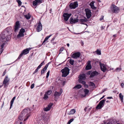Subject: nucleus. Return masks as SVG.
Instances as JSON below:
<instances>
[{
  "label": "nucleus",
  "instance_id": "f257e3e1",
  "mask_svg": "<svg viewBox=\"0 0 124 124\" xmlns=\"http://www.w3.org/2000/svg\"><path fill=\"white\" fill-rule=\"evenodd\" d=\"M6 31H5L2 33L0 36V55L3 52V49L6 42L9 40L11 39V35L12 34L11 30L10 29H7Z\"/></svg>",
  "mask_w": 124,
  "mask_h": 124
},
{
  "label": "nucleus",
  "instance_id": "f03ea898",
  "mask_svg": "<svg viewBox=\"0 0 124 124\" xmlns=\"http://www.w3.org/2000/svg\"><path fill=\"white\" fill-rule=\"evenodd\" d=\"M21 113L22 114L26 116V118H25L24 119V121H26L30 116L31 112L30 110L28 108H26L23 110Z\"/></svg>",
  "mask_w": 124,
  "mask_h": 124
},
{
  "label": "nucleus",
  "instance_id": "7ed1b4c3",
  "mask_svg": "<svg viewBox=\"0 0 124 124\" xmlns=\"http://www.w3.org/2000/svg\"><path fill=\"white\" fill-rule=\"evenodd\" d=\"M75 17H71L70 19V22L72 24H73L77 23L78 21V16H75Z\"/></svg>",
  "mask_w": 124,
  "mask_h": 124
},
{
  "label": "nucleus",
  "instance_id": "20e7f679",
  "mask_svg": "<svg viewBox=\"0 0 124 124\" xmlns=\"http://www.w3.org/2000/svg\"><path fill=\"white\" fill-rule=\"evenodd\" d=\"M69 69L67 67H65L64 69L62 70L61 71L62 74V76L65 77H66L69 74Z\"/></svg>",
  "mask_w": 124,
  "mask_h": 124
},
{
  "label": "nucleus",
  "instance_id": "39448f33",
  "mask_svg": "<svg viewBox=\"0 0 124 124\" xmlns=\"http://www.w3.org/2000/svg\"><path fill=\"white\" fill-rule=\"evenodd\" d=\"M31 49V48H29L24 50L19 55L18 59H20L23 55H25L28 54L29 53V50H30Z\"/></svg>",
  "mask_w": 124,
  "mask_h": 124
},
{
  "label": "nucleus",
  "instance_id": "423d86ee",
  "mask_svg": "<svg viewBox=\"0 0 124 124\" xmlns=\"http://www.w3.org/2000/svg\"><path fill=\"white\" fill-rule=\"evenodd\" d=\"M111 9L113 13H117L119 11V9L114 4L112 5L111 6Z\"/></svg>",
  "mask_w": 124,
  "mask_h": 124
},
{
  "label": "nucleus",
  "instance_id": "0eeeda50",
  "mask_svg": "<svg viewBox=\"0 0 124 124\" xmlns=\"http://www.w3.org/2000/svg\"><path fill=\"white\" fill-rule=\"evenodd\" d=\"M105 101V100H103L100 101L98 105L96 107V108L98 109H101L104 105V103Z\"/></svg>",
  "mask_w": 124,
  "mask_h": 124
},
{
  "label": "nucleus",
  "instance_id": "6e6552de",
  "mask_svg": "<svg viewBox=\"0 0 124 124\" xmlns=\"http://www.w3.org/2000/svg\"><path fill=\"white\" fill-rule=\"evenodd\" d=\"M78 4L77 1L71 3L70 5V7L71 9H74L78 7Z\"/></svg>",
  "mask_w": 124,
  "mask_h": 124
},
{
  "label": "nucleus",
  "instance_id": "1a4fd4ad",
  "mask_svg": "<svg viewBox=\"0 0 124 124\" xmlns=\"http://www.w3.org/2000/svg\"><path fill=\"white\" fill-rule=\"evenodd\" d=\"M85 14L87 18L88 19L90 18L91 16V10L88 8L85 9Z\"/></svg>",
  "mask_w": 124,
  "mask_h": 124
},
{
  "label": "nucleus",
  "instance_id": "9d476101",
  "mask_svg": "<svg viewBox=\"0 0 124 124\" xmlns=\"http://www.w3.org/2000/svg\"><path fill=\"white\" fill-rule=\"evenodd\" d=\"M99 64L101 70L104 72H105L107 69L105 65L103 63H101L100 62H99Z\"/></svg>",
  "mask_w": 124,
  "mask_h": 124
},
{
  "label": "nucleus",
  "instance_id": "9b49d317",
  "mask_svg": "<svg viewBox=\"0 0 124 124\" xmlns=\"http://www.w3.org/2000/svg\"><path fill=\"white\" fill-rule=\"evenodd\" d=\"M80 54V53L79 52L74 53L72 55L71 57L74 59H77L79 57Z\"/></svg>",
  "mask_w": 124,
  "mask_h": 124
},
{
  "label": "nucleus",
  "instance_id": "f8f14e48",
  "mask_svg": "<svg viewBox=\"0 0 124 124\" xmlns=\"http://www.w3.org/2000/svg\"><path fill=\"white\" fill-rule=\"evenodd\" d=\"M71 15V13L68 14L67 13H64L63 14V16L64 17V20L66 21H67Z\"/></svg>",
  "mask_w": 124,
  "mask_h": 124
},
{
  "label": "nucleus",
  "instance_id": "ddd939ff",
  "mask_svg": "<svg viewBox=\"0 0 124 124\" xmlns=\"http://www.w3.org/2000/svg\"><path fill=\"white\" fill-rule=\"evenodd\" d=\"M62 93V90L61 89H60V92H59L57 91L55 92L54 94V98L55 99L58 98L59 97L61 94Z\"/></svg>",
  "mask_w": 124,
  "mask_h": 124
},
{
  "label": "nucleus",
  "instance_id": "4468645a",
  "mask_svg": "<svg viewBox=\"0 0 124 124\" xmlns=\"http://www.w3.org/2000/svg\"><path fill=\"white\" fill-rule=\"evenodd\" d=\"M9 81V79H8V77L6 76L3 82V84L4 85V86L5 87H6L8 85V83Z\"/></svg>",
  "mask_w": 124,
  "mask_h": 124
},
{
  "label": "nucleus",
  "instance_id": "2eb2a0df",
  "mask_svg": "<svg viewBox=\"0 0 124 124\" xmlns=\"http://www.w3.org/2000/svg\"><path fill=\"white\" fill-rule=\"evenodd\" d=\"M25 32L24 29L22 28L20 31L18 35H17V37L20 38L21 37H23L24 36V33Z\"/></svg>",
  "mask_w": 124,
  "mask_h": 124
},
{
  "label": "nucleus",
  "instance_id": "dca6fc26",
  "mask_svg": "<svg viewBox=\"0 0 124 124\" xmlns=\"http://www.w3.org/2000/svg\"><path fill=\"white\" fill-rule=\"evenodd\" d=\"M20 25L19 21H17L16 22L14 29V31L15 32H16L18 30L20 27Z\"/></svg>",
  "mask_w": 124,
  "mask_h": 124
},
{
  "label": "nucleus",
  "instance_id": "f3484780",
  "mask_svg": "<svg viewBox=\"0 0 124 124\" xmlns=\"http://www.w3.org/2000/svg\"><path fill=\"white\" fill-rule=\"evenodd\" d=\"M42 2V0H35L33 2V6L37 7L38 5L40 4Z\"/></svg>",
  "mask_w": 124,
  "mask_h": 124
},
{
  "label": "nucleus",
  "instance_id": "a211bd4d",
  "mask_svg": "<svg viewBox=\"0 0 124 124\" xmlns=\"http://www.w3.org/2000/svg\"><path fill=\"white\" fill-rule=\"evenodd\" d=\"M53 103H50L48 106L47 107H46V108H45L44 109V110L45 111H47L50 110L52 106L53 105Z\"/></svg>",
  "mask_w": 124,
  "mask_h": 124
},
{
  "label": "nucleus",
  "instance_id": "6ab92c4d",
  "mask_svg": "<svg viewBox=\"0 0 124 124\" xmlns=\"http://www.w3.org/2000/svg\"><path fill=\"white\" fill-rule=\"evenodd\" d=\"M42 26L41 23V22L40 21L38 23V25L37 28V31L39 32L40 31L42 30Z\"/></svg>",
  "mask_w": 124,
  "mask_h": 124
},
{
  "label": "nucleus",
  "instance_id": "aec40b11",
  "mask_svg": "<svg viewBox=\"0 0 124 124\" xmlns=\"http://www.w3.org/2000/svg\"><path fill=\"white\" fill-rule=\"evenodd\" d=\"M85 79V75L84 74L80 75L79 76V81H81V80H84Z\"/></svg>",
  "mask_w": 124,
  "mask_h": 124
},
{
  "label": "nucleus",
  "instance_id": "412c9836",
  "mask_svg": "<svg viewBox=\"0 0 124 124\" xmlns=\"http://www.w3.org/2000/svg\"><path fill=\"white\" fill-rule=\"evenodd\" d=\"M87 63L88 64L85 67V69L87 70H90L92 68V66L91 65V61H88Z\"/></svg>",
  "mask_w": 124,
  "mask_h": 124
},
{
  "label": "nucleus",
  "instance_id": "4be33fe9",
  "mask_svg": "<svg viewBox=\"0 0 124 124\" xmlns=\"http://www.w3.org/2000/svg\"><path fill=\"white\" fill-rule=\"evenodd\" d=\"M42 118L45 122H47L49 119V116L46 115L43 116Z\"/></svg>",
  "mask_w": 124,
  "mask_h": 124
},
{
  "label": "nucleus",
  "instance_id": "5701e85b",
  "mask_svg": "<svg viewBox=\"0 0 124 124\" xmlns=\"http://www.w3.org/2000/svg\"><path fill=\"white\" fill-rule=\"evenodd\" d=\"M49 65V64L47 63L46 64L45 66L43 69L41 71V74H43L45 72L47 68L48 67Z\"/></svg>",
  "mask_w": 124,
  "mask_h": 124
},
{
  "label": "nucleus",
  "instance_id": "b1692460",
  "mask_svg": "<svg viewBox=\"0 0 124 124\" xmlns=\"http://www.w3.org/2000/svg\"><path fill=\"white\" fill-rule=\"evenodd\" d=\"M84 91L85 92V95H82V97H85L86 96L88 95V93H89V90L87 89H85L84 90Z\"/></svg>",
  "mask_w": 124,
  "mask_h": 124
},
{
  "label": "nucleus",
  "instance_id": "393cba45",
  "mask_svg": "<svg viewBox=\"0 0 124 124\" xmlns=\"http://www.w3.org/2000/svg\"><path fill=\"white\" fill-rule=\"evenodd\" d=\"M87 21V19L85 17H84L83 19H81L79 21L82 24H84V23H85Z\"/></svg>",
  "mask_w": 124,
  "mask_h": 124
},
{
  "label": "nucleus",
  "instance_id": "a878e982",
  "mask_svg": "<svg viewBox=\"0 0 124 124\" xmlns=\"http://www.w3.org/2000/svg\"><path fill=\"white\" fill-rule=\"evenodd\" d=\"M98 73L96 71H94L92 72L91 74L90 75V77H93V76L98 74Z\"/></svg>",
  "mask_w": 124,
  "mask_h": 124
},
{
  "label": "nucleus",
  "instance_id": "bb28decb",
  "mask_svg": "<svg viewBox=\"0 0 124 124\" xmlns=\"http://www.w3.org/2000/svg\"><path fill=\"white\" fill-rule=\"evenodd\" d=\"M95 3L94 1H92L90 4V5L91 7V8L94 9H96V7H95L94 5V4Z\"/></svg>",
  "mask_w": 124,
  "mask_h": 124
},
{
  "label": "nucleus",
  "instance_id": "cd10ccee",
  "mask_svg": "<svg viewBox=\"0 0 124 124\" xmlns=\"http://www.w3.org/2000/svg\"><path fill=\"white\" fill-rule=\"evenodd\" d=\"M76 112V110L75 109H73L71 110L68 113V114L69 115L73 114H74Z\"/></svg>",
  "mask_w": 124,
  "mask_h": 124
},
{
  "label": "nucleus",
  "instance_id": "c85d7f7f",
  "mask_svg": "<svg viewBox=\"0 0 124 124\" xmlns=\"http://www.w3.org/2000/svg\"><path fill=\"white\" fill-rule=\"evenodd\" d=\"M16 97H14L11 100L10 102V108L13 104L14 101L16 98Z\"/></svg>",
  "mask_w": 124,
  "mask_h": 124
},
{
  "label": "nucleus",
  "instance_id": "c756f323",
  "mask_svg": "<svg viewBox=\"0 0 124 124\" xmlns=\"http://www.w3.org/2000/svg\"><path fill=\"white\" fill-rule=\"evenodd\" d=\"M52 35H51L49 36H47L45 39L43 41L42 44H43L48 39H49V38Z\"/></svg>",
  "mask_w": 124,
  "mask_h": 124
},
{
  "label": "nucleus",
  "instance_id": "7c9ffc66",
  "mask_svg": "<svg viewBox=\"0 0 124 124\" xmlns=\"http://www.w3.org/2000/svg\"><path fill=\"white\" fill-rule=\"evenodd\" d=\"M22 114L21 113L18 117L19 119L22 121L23 120L24 118H25V117L22 116Z\"/></svg>",
  "mask_w": 124,
  "mask_h": 124
},
{
  "label": "nucleus",
  "instance_id": "2f4dec72",
  "mask_svg": "<svg viewBox=\"0 0 124 124\" xmlns=\"http://www.w3.org/2000/svg\"><path fill=\"white\" fill-rule=\"evenodd\" d=\"M82 87L81 85H78L75 86L74 88H77V89H80Z\"/></svg>",
  "mask_w": 124,
  "mask_h": 124
},
{
  "label": "nucleus",
  "instance_id": "473e14b6",
  "mask_svg": "<svg viewBox=\"0 0 124 124\" xmlns=\"http://www.w3.org/2000/svg\"><path fill=\"white\" fill-rule=\"evenodd\" d=\"M31 15L28 13V14L25 16V17L27 19H29L31 17Z\"/></svg>",
  "mask_w": 124,
  "mask_h": 124
},
{
  "label": "nucleus",
  "instance_id": "72a5a7b5",
  "mask_svg": "<svg viewBox=\"0 0 124 124\" xmlns=\"http://www.w3.org/2000/svg\"><path fill=\"white\" fill-rule=\"evenodd\" d=\"M119 96L120 99L122 101L123 100V96L122 95L121 93H120L119 95Z\"/></svg>",
  "mask_w": 124,
  "mask_h": 124
},
{
  "label": "nucleus",
  "instance_id": "f704fd0d",
  "mask_svg": "<svg viewBox=\"0 0 124 124\" xmlns=\"http://www.w3.org/2000/svg\"><path fill=\"white\" fill-rule=\"evenodd\" d=\"M52 91L51 90L48 91L45 93L48 95H50L52 93Z\"/></svg>",
  "mask_w": 124,
  "mask_h": 124
},
{
  "label": "nucleus",
  "instance_id": "c9c22d12",
  "mask_svg": "<svg viewBox=\"0 0 124 124\" xmlns=\"http://www.w3.org/2000/svg\"><path fill=\"white\" fill-rule=\"evenodd\" d=\"M74 61L72 59H70L69 60V63L71 65H73Z\"/></svg>",
  "mask_w": 124,
  "mask_h": 124
},
{
  "label": "nucleus",
  "instance_id": "e433bc0d",
  "mask_svg": "<svg viewBox=\"0 0 124 124\" xmlns=\"http://www.w3.org/2000/svg\"><path fill=\"white\" fill-rule=\"evenodd\" d=\"M16 1L18 3V6H20L22 3L21 2L20 0H16Z\"/></svg>",
  "mask_w": 124,
  "mask_h": 124
},
{
  "label": "nucleus",
  "instance_id": "4c0bfd02",
  "mask_svg": "<svg viewBox=\"0 0 124 124\" xmlns=\"http://www.w3.org/2000/svg\"><path fill=\"white\" fill-rule=\"evenodd\" d=\"M89 85L91 86H92L93 87H95V84L93 82H90L89 83Z\"/></svg>",
  "mask_w": 124,
  "mask_h": 124
},
{
  "label": "nucleus",
  "instance_id": "58836bf2",
  "mask_svg": "<svg viewBox=\"0 0 124 124\" xmlns=\"http://www.w3.org/2000/svg\"><path fill=\"white\" fill-rule=\"evenodd\" d=\"M97 54L98 55H100L101 54V51L98 49H97L96 51Z\"/></svg>",
  "mask_w": 124,
  "mask_h": 124
},
{
  "label": "nucleus",
  "instance_id": "ea45409f",
  "mask_svg": "<svg viewBox=\"0 0 124 124\" xmlns=\"http://www.w3.org/2000/svg\"><path fill=\"white\" fill-rule=\"evenodd\" d=\"M121 70V67L119 68H117L115 70L116 72L119 71Z\"/></svg>",
  "mask_w": 124,
  "mask_h": 124
},
{
  "label": "nucleus",
  "instance_id": "a19ab883",
  "mask_svg": "<svg viewBox=\"0 0 124 124\" xmlns=\"http://www.w3.org/2000/svg\"><path fill=\"white\" fill-rule=\"evenodd\" d=\"M48 98V96L45 93L44 95V96L43 97V99L45 100H46Z\"/></svg>",
  "mask_w": 124,
  "mask_h": 124
},
{
  "label": "nucleus",
  "instance_id": "79ce46f5",
  "mask_svg": "<svg viewBox=\"0 0 124 124\" xmlns=\"http://www.w3.org/2000/svg\"><path fill=\"white\" fill-rule=\"evenodd\" d=\"M84 80H81V81H79V82L84 85L85 84V82L84 81Z\"/></svg>",
  "mask_w": 124,
  "mask_h": 124
},
{
  "label": "nucleus",
  "instance_id": "37998d69",
  "mask_svg": "<svg viewBox=\"0 0 124 124\" xmlns=\"http://www.w3.org/2000/svg\"><path fill=\"white\" fill-rule=\"evenodd\" d=\"M50 71L49 70L47 72V74H46V78H48L49 75V73H50Z\"/></svg>",
  "mask_w": 124,
  "mask_h": 124
},
{
  "label": "nucleus",
  "instance_id": "c03bdc74",
  "mask_svg": "<svg viewBox=\"0 0 124 124\" xmlns=\"http://www.w3.org/2000/svg\"><path fill=\"white\" fill-rule=\"evenodd\" d=\"M63 50L64 48L63 47H62L60 48L59 51L60 52H62L63 51Z\"/></svg>",
  "mask_w": 124,
  "mask_h": 124
},
{
  "label": "nucleus",
  "instance_id": "a18cd8bd",
  "mask_svg": "<svg viewBox=\"0 0 124 124\" xmlns=\"http://www.w3.org/2000/svg\"><path fill=\"white\" fill-rule=\"evenodd\" d=\"M34 83L32 84L31 85V89H33L34 88Z\"/></svg>",
  "mask_w": 124,
  "mask_h": 124
},
{
  "label": "nucleus",
  "instance_id": "49530a36",
  "mask_svg": "<svg viewBox=\"0 0 124 124\" xmlns=\"http://www.w3.org/2000/svg\"><path fill=\"white\" fill-rule=\"evenodd\" d=\"M39 69L37 68L34 71V72H33V74H34L35 73L37 72L38 71Z\"/></svg>",
  "mask_w": 124,
  "mask_h": 124
},
{
  "label": "nucleus",
  "instance_id": "de8ad7c7",
  "mask_svg": "<svg viewBox=\"0 0 124 124\" xmlns=\"http://www.w3.org/2000/svg\"><path fill=\"white\" fill-rule=\"evenodd\" d=\"M61 81V85H62V86H63L65 84V81H63L62 82V81Z\"/></svg>",
  "mask_w": 124,
  "mask_h": 124
},
{
  "label": "nucleus",
  "instance_id": "09e8293b",
  "mask_svg": "<svg viewBox=\"0 0 124 124\" xmlns=\"http://www.w3.org/2000/svg\"><path fill=\"white\" fill-rule=\"evenodd\" d=\"M6 70H5L4 71L3 73V74H2L3 76H4L5 75L6 73Z\"/></svg>",
  "mask_w": 124,
  "mask_h": 124
},
{
  "label": "nucleus",
  "instance_id": "8fccbe9b",
  "mask_svg": "<svg viewBox=\"0 0 124 124\" xmlns=\"http://www.w3.org/2000/svg\"><path fill=\"white\" fill-rule=\"evenodd\" d=\"M92 71H89L88 73H87V74L88 75H90V74H91V73H92Z\"/></svg>",
  "mask_w": 124,
  "mask_h": 124
},
{
  "label": "nucleus",
  "instance_id": "3c124183",
  "mask_svg": "<svg viewBox=\"0 0 124 124\" xmlns=\"http://www.w3.org/2000/svg\"><path fill=\"white\" fill-rule=\"evenodd\" d=\"M121 85L122 88H123L124 86V84L123 83H122L121 84Z\"/></svg>",
  "mask_w": 124,
  "mask_h": 124
},
{
  "label": "nucleus",
  "instance_id": "603ef678",
  "mask_svg": "<svg viewBox=\"0 0 124 124\" xmlns=\"http://www.w3.org/2000/svg\"><path fill=\"white\" fill-rule=\"evenodd\" d=\"M103 17H104L103 16H101V18H100V21H101V20H102L103 19Z\"/></svg>",
  "mask_w": 124,
  "mask_h": 124
},
{
  "label": "nucleus",
  "instance_id": "864d4df0",
  "mask_svg": "<svg viewBox=\"0 0 124 124\" xmlns=\"http://www.w3.org/2000/svg\"><path fill=\"white\" fill-rule=\"evenodd\" d=\"M84 86L86 88H88V85H87L85 84L84 85Z\"/></svg>",
  "mask_w": 124,
  "mask_h": 124
},
{
  "label": "nucleus",
  "instance_id": "5fc2aeb1",
  "mask_svg": "<svg viewBox=\"0 0 124 124\" xmlns=\"http://www.w3.org/2000/svg\"><path fill=\"white\" fill-rule=\"evenodd\" d=\"M41 66H41V65H39L38 67L37 68H38V69H39Z\"/></svg>",
  "mask_w": 124,
  "mask_h": 124
},
{
  "label": "nucleus",
  "instance_id": "6e6d98bb",
  "mask_svg": "<svg viewBox=\"0 0 124 124\" xmlns=\"http://www.w3.org/2000/svg\"><path fill=\"white\" fill-rule=\"evenodd\" d=\"M74 120V119L73 118H72L69 121L71 123Z\"/></svg>",
  "mask_w": 124,
  "mask_h": 124
},
{
  "label": "nucleus",
  "instance_id": "4d7b16f0",
  "mask_svg": "<svg viewBox=\"0 0 124 124\" xmlns=\"http://www.w3.org/2000/svg\"><path fill=\"white\" fill-rule=\"evenodd\" d=\"M112 98V97H107V98L108 99H111Z\"/></svg>",
  "mask_w": 124,
  "mask_h": 124
},
{
  "label": "nucleus",
  "instance_id": "13d9d810",
  "mask_svg": "<svg viewBox=\"0 0 124 124\" xmlns=\"http://www.w3.org/2000/svg\"><path fill=\"white\" fill-rule=\"evenodd\" d=\"M44 61H43V62H42V63H41L40 64V65H41V66H42V65L44 63Z\"/></svg>",
  "mask_w": 124,
  "mask_h": 124
},
{
  "label": "nucleus",
  "instance_id": "bf43d9fd",
  "mask_svg": "<svg viewBox=\"0 0 124 124\" xmlns=\"http://www.w3.org/2000/svg\"><path fill=\"white\" fill-rule=\"evenodd\" d=\"M71 122L69 121L67 123V124H70Z\"/></svg>",
  "mask_w": 124,
  "mask_h": 124
},
{
  "label": "nucleus",
  "instance_id": "052dcab7",
  "mask_svg": "<svg viewBox=\"0 0 124 124\" xmlns=\"http://www.w3.org/2000/svg\"><path fill=\"white\" fill-rule=\"evenodd\" d=\"M22 116H23L25 118H26V116L22 114Z\"/></svg>",
  "mask_w": 124,
  "mask_h": 124
},
{
  "label": "nucleus",
  "instance_id": "680f3d73",
  "mask_svg": "<svg viewBox=\"0 0 124 124\" xmlns=\"http://www.w3.org/2000/svg\"><path fill=\"white\" fill-rule=\"evenodd\" d=\"M104 96H104V95H103V96H102V97H101V98L100 99V100H101V99H102L104 97Z\"/></svg>",
  "mask_w": 124,
  "mask_h": 124
},
{
  "label": "nucleus",
  "instance_id": "e2e57ef3",
  "mask_svg": "<svg viewBox=\"0 0 124 124\" xmlns=\"http://www.w3.org/2000/svg\"><path fill=\"white\" fill-rule=\"evenodd\" d=\"M67 45L68 47H69V43H67Z\"/></svg>",
  "mask_w": 124,
  "mask_h": 124
},
{
  "label": "nucleus",
  "instance_id": "0e129e2a",
  "mask_svg": "<svg viewBox=\"0 0 124 124\" xmlns=\"http://www.w3.org/2000/svg\"><path fill=\"white\" fill-rule=\"evenodd\" d=\"M86 109H87V107H86L85 108H84V110L85 111H86Z\"/></svg>",
  "mask_w": 124,
  "mask_h": 124
},
{
  "label": "nucleus",
  "instance_id": "69168bd1",
  "mask_svg": "<svg viewBox=\"0 0 124 124\" xmlns=\"http://www.w3.org/2000/svg\"><path fill=\"white\" fill-rule=\"evenodd\" d=\"M101 28L102 29H104V27L103 26H101Z\"/></svg>",
  "mask_w": 124,
  "mask_h": 124
},
{
  "label": "nucleus",
  "instance_id": "338daca9",
  "mask_svg": "<svg viewBox=\"0 0 124 124\" xmlns=\"http://www.w3.org/2000/svg\"><path fill=\"white\" fill-rule=\"evenodd\" d=\"M116 35H113V37H116Z\"/></svg>",
  "mask_w": 124,
  "mask_h": 124
},
{
  "label": "nucleus",
  "instance_id": "774afa93",
  "mask_svg": "<svg viewBox=\"0 0 124 124\" xmlns=\"http://www.w3.org/2000/svg\"><path fill=\"white\" fill-rule=\"evenodd\" d=\"M19 124H23V123L22 122H21Z\"/></svg>",
  "mask_w": 124,
  "mask_h": 124
}]
</instances>
